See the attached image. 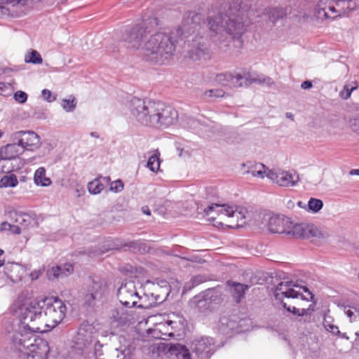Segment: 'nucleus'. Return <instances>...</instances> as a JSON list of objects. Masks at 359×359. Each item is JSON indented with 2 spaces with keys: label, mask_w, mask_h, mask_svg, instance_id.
<instances>
[{
  "label": "nucleus",
  "mask_w": 359,
  "mask_h": 359,
  "mask_svg": "<svg viewBox=\"0 0 359 359\" xmlns=\"http://www.w3.org/2000/svg\"><path fill=\"white\" fill-rule=\"evenodd\" d=\"M67 307L57 297L38 298L22 309L23 323L34 332H44L60 324L65 317Z\"/></svg>",
  "instance_id": "f257e3e1"
},
{
  "label": "nucleus",
  "mask_w": 359,
  "mask_h": 359,
  "mask_svg": "<svg viewBox=\"0 0 359 359\" xmlns=\"http://www.w3.org/2000/svg\"><path fill=\"white\" fill-rule=\"evenodd\" d=\"M130 110L140 124L154 128H166L175 124L178 118L175 108L160 101L134 97L130 101Z\"/></svg>",
  "instance_id": "f03ea898"
},
{
  "label": "nucleus",
  "mask_w": 359,
  "mask_h": 359,
  "mask_svg": "<svg viewBox=\"0 0 359 359\" xmlns=\"http://www.w3.org/2000/svg\"><path fill=\"white\" fill-rule=\"evenodd\" d=\"M208 26L212 37L222 36L226 33L233 39H239L246 31L248 18L243 10L236 5H230L226 13L209 18Z\"/></svg>",
  "instance_id": "7ed1b4c3"
},
{
  "label": "nucleus",
  "mask_w": 359,
  "mask_h": 359,
  "mask_svg": "<svg viewBox=\"0 0 359 359\" xmlns=\"http://www.w3.org/2000/svg\"><path fill=\"white\" fill-rule=\"evenodd\" d=\"M175 33L157 32L146 41L142 48L144 57L156 64L170 61L175 51L177 40Z\"/></svg>",
  "instance_id": "20e7f679"
},
{
  "label": "nucleus",
  "mask_w": 359,
  "mask_h": 359,
  "mask_svg": "<svg viewBox=\"0 0 359 359\" xmlns=\"http://www.w3.org/2000/svg\"><path fill=\"white\" fill-rule=\"evenodd\" d=\"M216 81L221 86L229 88L248 86L252 83H259L271 86L273 81L270 77L265 76H255L250 72H233L217 74Z\"/></svg>",
  "instance_id": "39448f33"
},
{
  "label": "nucleus",
  "mask_w": 359,
  "mask_h": 359,
  "mask_svg": "<svg viewBox=\"0 0 359 359\" xmlns=\"http://www.w3.org/2000/svg\"><path fill=\"white\" fill-rule=\"evenodd\" d=\"M254 177L264 178L266 177L273 183L280 187H292L297 185L299 180L298 174L293 171H287L283 170H271L262 163H257L254 168L248 171Z\"/></svg>",
  "instance_id": "423d86ee"
},
{
  "label": "nucleus",
  "mask_w": 359,
  "mask_h": 359,
  "mask_svg": "<svg viewBox=\"0 0 359 359\" xmlns=\"http://www.w3.org/2000/svg\"><path fill=\"white\" fill-rule=\"evenodd\" d=\"M158 25L157 18L149 17L133 27L124 39L127 47L131 49H142V42L147 38V34H150Z\"/></svg>",
  "instance_id": "0eeeda50"
},
{
  "label": "nucleus",
  "mask_w": 359,
  "mask_h": 359,
  "mask_svg": "<svg viewBox=\"0 0 359 359\" xmlns=\"http://www.w3.org/2000/svg\"><path fill=\"white\" fill-rule=\"evenodd\" d=\"M204 211L207 215H210L211 212H215L219 216H224L230 219L233 224L229 226L232 228L234 226H242L245 223V219L248 212L247 210L243 207L218 203L209 205Z\"/></svg>",
  "instance_id": "6e6552de"
},
{
  "label": "nucleus",
  "mask_w": 359,
  "mask_h": 359,
  "mask_svg": "<svg viewBox=\"0 0 359 359\" xmlns=\"http://www.w3.org/2000/svg\"><path fill=\"white\" fill-rule=\"evenodd\" d=\"M21 316L22 315L21 314ZM21 322L22 325L18 330H13L12 333H8V339L11 350L25 355L27 350V341H30L34 331H32L27 325L23 323V316H22Z\"/></svg>",
  "instance_id": "1a4fd4ad"
},
{
  "label": "nucleus",
  "mask_w": 359,
  "mask_h": 359,
  "mask_svg": "<svg viewBox=\"0 0 359 359\" xmlns=\"http://www.w3.org/2000/svg\"><path fill=\"white\" fill-rule=\"evenodd\" d=\"M297 287L298 286L293 284L292 281H281L275 287L273 292V297L281 303L283 302L284 297L302 302L313 301V295L306 287H303L302 289L304 292L308 293L309 297L304 296L302 293L294 290V287Z\"/></svg>",
  "instance_id": "9d476101"
},
{
  "label": "nucleus",
  "mask_w": 359,
  "mask_h": 359,
  "mask_svg": "<svg viewBox=\"0 0 359 359\" xmlns=\"http://www.w3.org/2000/svg\"><path fill=\"white\" fill-rule=\"evenodd\" d=\"M204 23L201 13L196 11H187L184 13L181 25L176 30L175 34L179 36L188 37L189 35L198 32Z\"/></svg>",
  "instance_id": "9b49d317"
},
{
  "label": "nucleus",
  "mask_w": 359,
  "mask_h": 359,
  "mask_svg": "<svg viewBox=\"0 0 359 359\" xmlns=\"http://www.w3.org/2000/svg\"><path fill=\"white\" fill-rule=\"evenodd\" d=\"M117 296L121 304L125 306L147 307L142 304H138V300H140L141 297L137 291L134 282L123 283L118 290Z\"/></svg>",
  "instance_id": "f8f14e48"
},
{
  "label": "nucleus",
  "mask_w": 359,
  "mask_h": 359,
  "mask_svg": "<svg viewBox=\"0 0 359 359\" xmlns=\"http://www.w3.org/2000/svg\"><path fill=\"white\" fill-rule=\"evenodd\" d=\"M186 57L193 61L206 60L210 57V52L208 43L203 37L197 35L188 44Z\"/></svg>",
  "instance_id": "ddd939ff"
},
{
  "label": "nucleus",
  "mask_w": 359,
  "mask_h": 359,
  "mask_svg": "<svg viewBox=\"0 0 359 359\" xmlns=\"http://www.w3.org/2000/svg\"><path fill=\"white\" fill-rule=\"evenodd\" d=\"M27 351L25 356L27 359H46L50 351L48 343L46 340L37 338L33 334L30 341H27Z\"/></svg>",
  "instance_id": "4468645a"
},
{
  "label": "nucleus",
  "mask_w": 359,
  "mask_h": 359,
  "mask_svg": "<svg viewBox=\"0 0 359 359\" xmlns=\"http://www.w3.org/2000/svg\"><path fill=\"white\" fill-rule=\"evenodd\" d=\"M11 141L18 142L23 151H34L40 147V137L31 130H20L13 133L11 135Z\"/></svg>",
  "instance_id": "2eb2a0df"
},
{
  "label": "nucleus",
  "mask_w": 359,
  "mask_h": 359,
  "mask_svg": "<svg viewBox=\"0 0 359 359\" xmlns=\"http://www.w3.org/2000/svg\"><path fill=\"white\" fill-rule=\"evenodd\" d=\"M346 14V11L338 8L337 1L320 0L316 8V15L318 19H335L338 16Z\"/></svg>",
  "instance_id": "dca6fc26"
},
{
  "label": "nucleus",
  "mask_w": 359,
  "mask_h": 359,
  "mask_svg": "<svg viewBox=\"0 0 359 359\" xmlns=\"http://www.w3.org/2000/svg\"><path fill=\"white\" fill-rule=\"evenodd\" d=\"M264 219L267 222V229L273 233H285L287 235L291 226V220L284 215H265Z\"/></svg>",
  "instance_id": "f3484780"
},
{
  "label": "nucleus",
  "mask_w": 359,
  "mask_h": 359,
  "mask_svg": "<svg viewBox=\"0 0 359 359\" xmlns=\"http://www.w3.org/2000/svg\"><path fill=\"white\" fill-rule=\"evenodd\" d=\"M221 299V292L217 289H208L203 294L194 297L196 302V307L201 313H205L211 309V304L214 302H219Z\"/></svg>",
  "instance_id": "a211bd4d"
},
{
  "label": "nucleus",
  "mask_w": 359,
  "mask_h": 359,
  "mask_svg": "<svg viewBox=\"0 0 359 359\" xmlns=\"http://www.w3.org/2000/svg\"><path fill=\"white\" fill-rule=\"evenodd\" d=\"M107 291V283L104 280L100 278L93 279L89 285L88 292L84 297L86 302L92 305L95 300L102 297Z\"/></svg>",
  "instance_id": "6ab92c4d"
},
{
  "label": "nucleus",
  "mask_w": 359,
  "mask_h": 359,
  "mask_svg": "<svg viewBox=\"0 0 359 359\" xmlns=\"http://www.w3.org/2000/svg\"><path fill=\"white\" fill-rule=\"evenodd\" d=\"M213 344L212 338L203 337L192 343V348L201 359L208 358L212 355Z\"/></svg>",
  "instance_id": "aec40b11"
},
{
  "label": "nucleus",
  "mask_w": 359,
  "mask_h": 359,
  "mask_svg": "<svg viewBox=\"0 0 359 359\" xmlns=\"http://www.w3.org/2000/svg\"><path fill=\"white\" fill-rule=\"evenodd\" d=\"M94 330L93 326L88 323H82L75 337V343L80 347L89 345L93 340Z\"/></svg>",
  "instance_id": "412c9836"
},
{
  "label": "nucleus",
  "mask_w": 359,
  "mask_h": 359,
  "mask_svg": "<svg viewBox=\"0 0 359 359\" xmlns=\"http://www.w3.org/2000/svg\"><path fill=\"white\" fill-rule=\"evenodd\" d=\"M23 152V147L18 142L11 141V143L0 148V158L4 160L14 159Z\"/></svg>",
  "instance_id": "4be33fe9"
},
{
  "label": "nucleus",
  "mask_w": 359,
  "mask_h": 359,
  "mask_svg": "<svg viewBox=\"0 0 359 359\" xmlns=\"http://www.w3.org/2000/svg\"><path fill=\"white\" fill-rule=\"evenodd\" d=\"M111 318L120 325L133 323L136 320L135 315L124 308H118L113 310Z\"/></svg>",
  "instance_id": "5701e85b"
},
{
  "label": "nucleus",
  "mask_w": 359,
  "mask_h": 359,
  "mask_svg": "<svg viewBox=\"0 0 359 359\" xmlns=\"http://www.w3.org/2000/svg\"><path fill=\"white\" fill-rule=\"evenodd\" d=\"M4 270L7 277L14 283L21 280L25 272V268L17 263L7 264Z\"/></svg>",
  "instance_id": "b1692460"
},
{
  "label": "nucleus",
  "mask_w": 359,
  "mask_h": 359,
  "mask_svg": "<svg viewBox=\"0 0 359 359\" xmlns=\"http://www.w3.org/2000/svg\"><path fill=\"white\" fill-rule=\"evenodd\" d=\"M74 271V266L72 264H64L62 265H58L52 267L50 270L48 271V276L50 278H60L69 276Z\"/></svg>",
  "instance_id": "393cba45"
},
{
  "label": "nucleus",
  "mask_w": 359,
  "mask_h": 359,
  "mask_svg": "<svg viewBox=\"0 0 359 359\" xmlns=\"http://www.w3.org/2000/svg\"><path fill=\"white\" fill-rule=\"evenodd\" d=\"M323 326L327 331L331 332L333 335H337L341 339H348L346 334L341 332L339 327L333 324V318L327 313L324 316Z\"/></svg>",
  "instance_id": "a878e982"
},
{
  "label": "nucleus",
  "mask_w": 359,
  "mask_h": 359,
  "mask_svg": "<svg viewBox=\"0 0 359 359\" xmlns=\"http://www.w3.org/2000/svg\"><path fill=\"white\" fill-rule=\"evenodd\" d=\"M227 284L229 286L230 292L236 302L238 303L240 302L241 298L244 296L245 291L248 289V286L247 285L230 281H228Z\"/></svg>",
  "instance_id": "bb28decb"
},
{
  "label": "nucleus",
  "mask_w": 359,
  "mask_h": 359,
  "mask_svg": "<svg viewBox=\"0 0 359 359\" xmlns=\"http://www.w3.org/2000/svg\"><path fill=\"white\" fill-rule=\"evenodd\" d=\"M168 351L171 355H175L179 358H181L182 359H191L189 350L186 348L185 346L181 345L180 344H170Z\"/></svg>",
  "instance_id": "cd10ccee"
},
{
  "label": "nucleus",
  "mask_w": 359,
  "mask_h": 359,
  "mask_svg": "<svg viewBox=\"0 0 359 359\" xmlns=\"http://www.w3.org/2000/svg\"><path fill=\"white\" fill-rule=\"evenodd\" d=\"M236 327V323L227 317H222L219 321L218 328L223 334H229Z\"/></svg>",
  "instance_id": "c85d7f7f"
},
{
  "label": "nucleus",
  "mask_w": 359,
  "mask_h": 359,
  "mask_svg": "<svg viewBox=\"0 0 359 359\" xmlns=\"http://www.w3.org/2000/svg\"><path fill=\"white\" fill-rule=\"evenodd\" d=\"M34 180L37 186L41 187H48L52 183L51 180L46 177V170L43 167H40L35 171Z\"/></svg>",
  "instance_id": "c756f323"
},
{
  "label": "nucleus",
  "mask_w": 359,
  "mask_h": 359,
  "mask_svg": "<svg viewBox=\"0 0 359 359\" xmlns=\"http://www.w3.org/2000/svg\"><path fill=\"white\" fill-rule=\"evenodd\" d=\"M305 235L304 238L315 239L325 238L324 233L314 224H307L305 229Z\"/></svg>",
  "instance_id": "7c9ffc66"
},
{
  "label": "nucleus",
  "mask_w": 359,
  "mask_h": 359,
  "mask_svg": "<svg viewBox=\"0 0 359 359\" xmlns=\"http://www.w3.org/2000/svg\"><path fill=\"white\" fill-rule=\"evenodd\" d=\"M306 226V223L293 224L291 221V226H290L289 231H287V235L295 238H304Z\"/></svg>",
  "instance_id": "2f4dec72"
},
{
  "label": "nucleus",
  "mask_w": 359,
  "mask_h": 359,
  "mask_svg": "<svg viewBox=\"0 0 359 359\" xmlns=\"http://www.w3.org/2000/svg\"><path fill=\"white\" fill-rule=\"evenodd\" d=\"M224 96L225 93L223 90L220 88H216L205 90L203 93L202 97L205 100L212 101L217 98L223 97Z\"/></svg>",
  "instance_id": "473e14b6"
},
{
  "label": "nucleus",
  "mask_w": 359,
  "mask_h": 359,
  "mask_svg": "<svg viewBox=\"0 0 359 359\" xmlns=\"http://www.w3.org/2000/svg\"><path fill=\"white\" fill-rule=\"evenodd\" d=\"M337 6L346 11V14L359 7V0H338Z\"/></svg>",
  "instance_id": "72a5a7b5"
},
{
  "label": "nucleus",
  "mask_w": 359,
  "mask_h": 359,
  "mask_svg": "<svg viewBox=\"0 0 359 359\" xmlns=\"http://www.w3.org/2000/svg\"><path fill=\"white\" fill-rule=\"evenodd\" d=\"M104 189V185L100 182V177L95 178L88 184V190L93 195L100 194Z\"/></svg>",
  "instance_id": "f704fd0d"
},
{
  "label": "nucleus",
  "mask_w": 359,
  "mask_h": 359,
  "mask_svg": "<svg viewBox=\"0 0 359 359\" xmlns=\"http://www.w3.org/2000/svg\"><path fill=\"white\" fill-rule=\"evenodd\" d=\"M323 206V202L318 198H311L306 204V211L313 213L318 212Z\"/></svg>",
  "instance_id": "c9c22d12"
},
{
  "label": "nucleus",
  "mask_w": 359,
  "mask_h": 359,
  "mask_svg": "<svg viewBox=\"0 0 359 359\" xmlns=\"http://www.w3.org/2000/svg\"><path fill=\"white\" fill-rule=\"evenodd\" d=\"M18 184L17 177L14 174L4 175L0 180V188L15 187Z\"/></svg>",
  "instance_id": "e433bc0d"
},
{
  "label": "nucleus",
  "mask_w": 359,
  "mask_h": 359,
  "mask_svg": "<svg viewBox=\"0 0 359 359\" xmlns=\"http://www.w3.org/2000/svg\"><path fill=\"white\" fill-rule=\"evenodd\" d=\"M25 62L26 63H32L34 65L41 64L43 62L42 57L39 53L35 50H32L28 52L25 56Z\"/></svg>",
  "instance_id": "4c0bfd02"
},
{
  "label": "nucleus",
  "mask_w": 359,
  "mask_h": 359,
  "mask_svg": "<svg viewBox=\"0 0 359 359\" xmlns=\"http://www.w3.org/2000/svg\"><path fill=\"white\" fill-rule=\"evenodd\" d=\"M13 218L16 223L25 227L27 226L31 222V217L26 213L14 212Z\"/></svg>",
  "instance_id": "58836bf2"
},
{
  "label": "nucleus",
  "mask_w": 359,
  "mask_h": 359,
  "mask_svg": "<svg viewBox=\"0 0 359 359\" xmlns=\"http://www.w3.org/2000/svg\"><path fill=\"white\" fill-rule=\"evenodd\" d=\"M206 281V278L203 275H197L194 276L190 282H188L185 284L184 287V290L188 291L191 290L193 287L200 285Z\"/></svg>",
  "instance_id": "ea45409f"
},
{
  "label": "nucleus",
  "mask_w": 359,
  "mask_h": 359,
  "mask_svg": "<svg viewBox=\"0 0 359 359\" xmlns=\"http://www.w3.org/2000/svg\"><path fill=\"white\" fill-rule=\"evenodd\" d=\"M157 289L161 290V291H160V292L156 291L157 293L156 294L154 293H152L151 294H152V296L154 297L156 302H158V303L163 302L167 299L168 296L169 295V292H170L169 286L165 285V287H158Z\"/></svg>",
  "instance_id": "a19ab883"
},
{
  "label": "nucleus",
  "mask_w": 359,
  "mask_h": 359,
  "mask_svg": "<svg viewBox=\"0 0 359 359\" xmlns=\"http://www.w3.org/2000/svg\"><path fill=\"white\" fill-rule=\"evenodd\" d=\"M147 166L152 172H156L157 170H158L160 168V161L158 155L156 154L151 155L147 161Z\"/></svg>",
  "instance_id": "79ce46f5"
},
{
  "label": "nucleus",
  "mask_w": 359,
  "mask_h": 359,
  "mask_svg": "<svg viewBox=\"0 0 359 359\" xmlns=\"http://www.w3.org/2000/svg\"><path fill=\"white\" fill-rule=\"evenodd\" d=\"M71 97V99H63L62 100V107L67 112L73 111L76 106V102L74 97Z\"/></svg>",
  "instance_id": "37998d69"
},
{
  "label": "nucleus",
  "mask_w": 359,
  "mask_h": 359,
  "mask_svg": "<svg viewBox=\"0 0 359 359\" xmlns=\"http://www.w3.org/2000/svg\"><path fill=\"white\" fill-rule=\"evenodd\" d=\"M184 126L192 130L197 131L200 126V123L198 120L191 117L184 121Z\"/></svg>",
  "instance_id": "c03bdc74"
},
{
  "label": "nucleus",
  "mask_w": 359,
  "mask_h": 359,
  "mask_svg": "<svg viewBox=\"0 0 359 359\" xmlns=\"http://www.w3.org/2000/svg\"><path fill=\"white\" fill-rule=\"evenodd\" d=\"M353 90H355L354 87L348 88V86L344 85L343 90L339 93V96L343 100H348Z\"/></svg>",
  "instance_id": "a18cd8bd"
},
{
  "label": "nucleus",
  "mask_w": 359,
  "mask_h": 359,
  "mask_svg": "<svg viewBox=\"0 0 359 359\" xmlns=\"http://www.w3.org/2000/svg\"><path fill=\"white\" fill-rule=\"evenodd\" d=\"M123 189V184L121 180L114 181L110 184L109 190L115 193H118Z\"/></svg>",
  "instance_id": "49530a36"
},
{
  "label": "nucleus",
  "mask_w": 359,
  "mask_h": 359,
  "mask_svg": "<svg viewBox=\"0 0 359 359\" xmlns=\"http://www.w3.org/2000/svg\"><path fill=\"white\" fill-rule=\"evenodd\" d=\"M349 126L353 132L359 135V116L350 119Z\"/></svg>",
  "instance_id": "de8ad7c7"
},
{
  "label": "nucleus",
  "mask_w": 359,
  "mask_h": 359,
  "mask_svg": "<svg viewBox=\"0 0 359 359\" xmlns=\"http://www.w3.org/2000/svg\"><path fill=\"white\" fill-rule=\"evenodd\" d=\"M14 99L16 102L23 104L25 103L27 100V95L26 93L18 90L14 94Z\"/></svg>",
  "instance_id": "09e8293b"
},
{
  "label": "nucleus",
  "mask_w": 359,
  "mask_h": 359,
  "mask_svg": "<svg viewBox=\"0 0 359 359\" xmlns=\"http://www.w3.org/2000/svg\"><path fill=\"white\" fill-rule=\"evenodd\" d=\"M41 96L44 100L48 102H53L56 99V96L53 95L52 93L48 89H43L41 91Z\"/></svg>",
  "instance_id": "8fccbe9b"
},
{
  "label": "nucleus",
  "mask_w": 359,
  "mask_h": 359,
  "mask_svg": "<svg viewBox=\"0 0 359 359\" xmlns=\"http://www.w3.org/2000/svg\"><path fill=\"white\" fill-rule=\"evenodd\" d=\"M315 304L316 303L313 302V304H310L307 309H304V308L299 309V316H306V315L309 314L311 312L314 311H315V307H314Z\"/></svg>",
  "instance_id": "3c124183"
},
{
  "label": "nucleus",
  "mask_w": 359,
  "mask_h": 359,
  "mask_svg": "<svg viewBox=\"0 0 359 359\" xmlns=\"http://www.w3.org/2000/svg\"><path fill=\"white\" fill-rule=\"evenodd\" d=\"M282 306L284 309H285L288 312L292 313L294 315L298 316L299 315V309L296 308L295 306H287V304L284 302H282Z\"/></svg>",
  "instance_id": "603ef678"
},
{
  "label": "nucleus",
  "mask_w": 359,
  "mask_h": 359,
  "mask_svg": "<svg viewBox=\"0 0 359 359\" xmlns=\"http://www.w3.org/2000/svg\"><path fill=\"white\" fill-rule=\"evenodd\" d=\"M43 271V270H41V269L34 270V271H32L30 273L29 276L32 280H36L39 278V276L41 275Z\"/></svg>",
  "instance_id": "864d4df0"
},
{
  "label": "nucleus",
  "mask_w": 359,
  "mask_h": 359,
  "mask_svg": "<svg viewBox=\"0 0 359 359\" xmlns=\"http://www.w3.org/2000/svg\"><path fill=\"white\" fill-rule=\"evenodd\" d=\"M26 0H3L4 4H11L12 6H15L18 4H23Z\"/></svg>",
  "instance_id": "5fc2aeb1"
},
{
  "label": "nucleus",
  "mask_w": 359,
  "mask_h": 359,
  "mask_svg": "<svg viewBox=\"0 0 359 359\" xmlns=\"http://www.w3.org/2000/svg\"><path fill=\"white\" fill-rule=\"evenodd\" d=\"M11 229V224L7 222H4L0 225V231H9Z\"/></svg>",
  "instance_id": "6e6d98bb"
},
{
  "label": "nucleus",
  "mask_w": 359,
  "mask_h": 359,
  "mask_svg": "<svg viewBox=\"0 0 359 359\" xmlns=\"http://www.w3.org/2000/svg\"><path fill=\"white\" fill-rule=\"evenodd\" d=\"M9 231L13 234H20L21 233L20 228L18 225H12L11 224V229Z\"/></svg>",
  "instance_id": "4d7b16f0"
},
{
  "label": "nucleus",
  "mask_w": 359,
  "mask_h": 359,
  "mask_svg": "<svg viewBox=\"0 0 359 359\" xmlns=\"http://www.w3.org/2000/svg\"><path fill=\"white\" fill-rule=\"evenodd\" d=\"M346 316L350 318L351 320H353V317H355V312L353 311L351 309H345L344 311Z\"/></svg>",
  "instance_id": "13d9d810"
},
{
  "label": "nucleus",
  "mask_w": 359,
  "mask_h": 359,
  "mask_svg": "<svg viewBox=\"0 0 359 359\" xmlns=\"http://www.w3.org/2000/svg\"><path fill=\"white\" fill-rule=\"evenodd\" d=\"M303 89H309L312 87V83L310 81H305L301 85Z\"/></svg>",
  "instance_id": "bf43d9fd"
},
{
  "label": "nucleus",
  "mask_w": 359,
  "mask_h": 359,
  "mask_svg": "<svg viewBox=\"0 0 359 359\" xmlns=\"http://www.w3.org/2000/svg\"><path fill=\"white\" fill-rule=\"evenodd\" d=\"M345 85L348 86V88H355V90L358 89V83L356 81H353L350 83H346Z\"/></svg>",
  "instance_id": "052dcab7"
},
{
  "label": "nucleus",
  "mask_w": 359,
  "mask_h": 359,
  "mask_svg": "<svg viewBox=\"0 0 359 359\" xmlns=\"http://www.w3.org/2000/svg\"><path fill=\"white\" fill-rule=\"evenodd\" d=\"M4 250L0 248V267L4 264Z\"/></svg>",
  "instance_id": "680f3d73"
},
{
  "label": "nucleus",
  "mask_w": 359,
  "mask_h": 359,
  "mask_svg": "<svg viewBox=\"0 0 359 359\" xmlns=\"http://www.w3.org/2000/svg\"><path fill=\"white\" fill-rule=\"evenodd\" d=\"M142 212L144 214H146L147 215H151V212H150L148 207H147V206L142 207Z\"/></svg>",
  "instance_id": "e2e57ef3"
},
{
  "label": "nucleus",
  "mask_w": 359,
  "mask_h": 359,
  "mask_svg": "<svg viewBox=\"0 0 359 359\" xmlns=\"http://www.w3.org/2000/svg\"><path fill=\"white\" fill-rule=\"evenodd\" d=\"M8 86H11V85L9 83L6 84L5 83L0 82V93H1V91L4 90V88H6Z\"/></svg>",
  "instance_id": "0e129e2a"
},
{
  "label": "nucleus",
  "mask_w": 359,
  "mask_h": 359,
  "mask_svg": "<svg viewBox=\"0 0 359 359\" xmlns=\"http://www.w3.org/2000/svg\"><path fill=\"white\" fill-rule=\"evenodd\" d=\"M297 205H298V206H299V207H300V208H304V209H305V210H306V208H307V207H306V204H305V203H303L302 201H299V202L297 203Z\"/></svg>",
  "instance_id": "69168bd1"
},
{
  "label": "nucleus",
  "mask_w": 359,
  "mask_h": 359,
  "mask_svg": "<svg viewBox=\"0 0 359 359\" xmlns=\"http://www.w3.org/2000/svg\"><path fill=\"white\" fill-rule=\"evenodd\" d=\"M351 175H359V169H353L350 172Z\"/></svg>",
  "instance_id": "338daca9"
},
{
  "label": "nucleus",
  "mask_w": 359,
  "mask_h": 359,
  "mask_svg": "<svg viewBox=\"0 0 359 359\" xmlns=\"http://www.w3.org/2000/svg\"><path fill=\"white\" fill-rule=\"evenodd\" d=\"M285 115H286V117H287V118H290V119H291V120H292V121L294 120V115H293L292 113H290V112H287Z\"/></svg>",
  "instance_id": "774afa93"
}]
</instances>
